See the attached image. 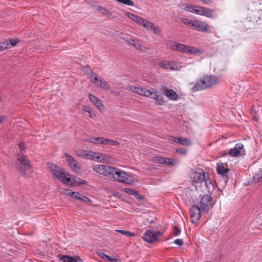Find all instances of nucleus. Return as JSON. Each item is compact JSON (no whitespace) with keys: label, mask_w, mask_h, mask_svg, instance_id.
Wrapping results in <instances>:
<instances>
[{"label":"nucleus","mask_w":262,"mask_h":262,"mask_svg":"<svg viewBox=\"0 0 262 262\" xmlns=\"http://www.w3.org/2000/svg\"><path fill=\"white\" fill-rule=\"evenodd\" d=\"M219 78L215 76L206 75L197 81L192 86L191 90L193 92L201 91L210 89L220 83Z\"/></svg>","instance_id":"nucleus-1"},{"label":"nucleus","mask_w":262,"mask_h":262,"mask_svg":"<svg viewBox=\"0 0 262 262\" xmlns=\"http://www.w3.org/2000/svg\"><path fill=\"white\" fill-rule=\"evenodd\" d=\"M15 166L19 173L25 177H29L32 172L30 161L21 153L17 155V159L15 163Z\"/></svg>","instance_id":"nucleus-2"},{"label":"nucleus","mask_w":262,"mask_h":262,"mask_svg":"<svg viewBox=\"0 0 262 262\" xmlns=\"http://www.w3.org/2000/svg\"><path fill=\"white\" fill-rule=\"evenodd\" d=\"M118 182L132 185L134 183V178L133 176L125 172L119 170L116 168L113 178Z\"/></svg>","instance_id":"nucleus-3"},{"label":"nucleus","mask_w":262,"mask_h":262,"mask_svg":"<svg viewBox=\"0 0 262 262\" xmlns=\"http://www.w3.org/2000/svg\"><path fill=\"white\" fill-rule=\"evenodd\" d=\"M93 169L99 174L112 179L116 168L106 165H97L93 167Z\"/></svg>","instance_id":"nucleus-4"},{"label":"nucleus","mask_w":262,"mask_h":262,"mask_svg":"<svg viewBox=\"0 0 262 262\" xmlns=\"http://www.w3.org/2000/svg\"><path fill=\"white\" fill-rule=\"evenodd\" d=\"M171 48L174 50L179 51L181 52L187 54H194L199 52V50L195 47L186 46L185 45L176 42H173L171 45Z\"/></svg>","instance_id":"nucleus-5"},{"label":"nucleus","mask_w":262,"mask_h":262,"mask_svg":"<svg viewBox=\"0 0 262 262\" xmlns=\"http://www.w3.org/2000/svg\"><path fill=\"white\" fill-rule=\"evenodd\" d=\"M200 204L202 211L206 213L212 208L214 203L211 196L208 194H205L201 198Z\"/></svg>","instance_id":"nucleus-6"},{"label":"nucleus","mask_w":262,"mask_h":262,"mask_svg":"<svg viewBox=\"0 0 262 262\" xmlns=\"http://www.w3.org/2000/svg\"><path fill=\"white\" fill-rule=\"evenodd\" d=\"M91 77L92 81L97 86L101 89L107 91L110 89V86L107 82H106L102 77L98 78V76L94 72H91Z\"/></svg>","instance_id":"nucleus-7"},{"label":"nucleus","mask_w":262,"mask_h":262,"mask_svg":"<svg viewBox=\"0 0 262 262\" xmlns=\"http://www.w3.org/2000/svg\"><path fill=\"white\" fill-rule=\"evenodd\" d=\"M60 169L51 170L52 174L61 182L68 184L71 180V175L66 173Z\"/></svg>","instance_id":"nucleus-8"},{"label":"nucleus","mask_w":262,"mask_h":262,"mask_svg":"<svg viewBox=\"0 0 262 262\" xmlns=\"http://www.w3.org/2000/svg\"><path fill=\"white\" fill-rule=\"evenodd\" d=\"M60 169L51 170L52 174L61 182L68 184L71 180V175L66 173Z\"/></svg>","instance_id":"nucleus-9"},{"label":"nucleus","mask_w":262,"mask_h":262,"mask_svg":"<svg viewBox=\"0 0 262 262\" xmlns=\"http://www.w3.org/2000/svg\"><path fill=\"white\" fill-rule=\"evenodd\" d=\"M60 169L51 170L52 174L61 182L68 184L71 180V175L66 173Z\"/></svg>","instance_id":"nucleus-10"},{"label":"nucleus","mask_w":262,"mask_h":262,"mask_svg":"<svg viewBox=\"0 0 262 262\" xmlns=\"http://www.w3.org/2000/svg\"><path fill=\"white\" fill-rule=\"evenodd\" d=\"M162 235L163 233L160 231L147 230L144 234L143 239L147 243H153L158 241V236H161Z\"/></svg>","instance_id":"nucleus-11"},{"label":"nucleus","mask_w":262,"mask_h":262,"mask_svg":"<svg viewBox=\"0 0 262 262\" xmlns=\"http://www.w3.org/2000/svg\"><path fill=\"white\" fill-rule=\"evenodd\" d=\"M226 163H219L217 164L216 171L221 176L225 183H227L228 180L227 172L229 169L227 168Z\"/></svg>","instance_id":"nucleus-12"},{"label":"nucleus","mask_w":262,"mask_h":262,"mask_svg":"<svg viewBox=\"0 0 262 262\" xmlns=\"http://www.w3.org/2000/svg\"><path fill=\"white\" fill-rule=\"evenodd\" d=\"M202 209L196 205H193L190 209V216L192 223H196L201 216Z\"/></svg>","instance_id":"nucleus-13"},{"label":"nucleus","mask_w":262,"mask_h":262,"mask_svg":"<svg viewBox=\"0 0 262 262\" xmlns=\"http://www.w3.org/2000/svg\"><path fill=\"white\" fill-rule=\"evenodd\" d=\"M192 179L193 181L196 183H201L202 182L205 181L207 186L208 185V182H209V184L210 183L208 177H206L205 173L203 170L194 172L193 174Z\"/></svg>","instance_id":"nucleus-14"},{"label":"nucleus","mask_w":262,"mask_h":262,"mask_svg":"<svg viewBox=\"0 0 262 262\" xmlns=\"http://www.w3.org/2000/svg\"><path fill=\"white\" fill-rule=\"evenodd\" d=\"M229 154L231 157H235L239 155L245 154V150L244 148V145L242 143H236L234 148L230 149Z\"/></svg>","instance_id":"nucleus-15"},{"label":"nucleus","mask_w":262,"mask_h":262,"mask_svg":"<svg viewBox=\"0 0 262 262\" xmlns=\"http://www.w3.org/2000/svg\"><path fill=\"white\" fill-rule=\"evenodd\" d=\"M126 89L128 91L138 94L139 95L147 97L151 94V91L146 89L145 88H140L134 86H128Z\"/></svg>","instance_id":"nucleus-16"},{"label":"nucleus","mask_w":262,"mask_h":262,"mask_svg":"<svg viewBox=\"0 0 262 262\" xmlns=\"http://www.w3.org/2000/svg\"><path fill=\"white\" fill-rule=\"evenodd\" d=\"M209 28L208 25L205 23L199 20H194L192 24V29L199 31L207 32Z\"/></svg>","instance_id":"nucleus-17"},{"label":"nucleus","mask_w":262,"mask_h":262,"mask_svg":"<svg viewBox=\"0 0 262 262\" xmlns=\"http://www.w3.org/2000/svg\"><path fill=\"white\" fill-rule=\"evenodd\" d=\"M161 90L163 94L168 97L169 99L172 100H176L178 97L177 93L172 89H169L166 86H162Z\"/></svg>","instance_id":"nucleus-18"},{"label":"nucleus","mask_w":262,"mask_h":262,"mask_svg":"<svg viewBox=\"0 0 262 262\" xmlns=\"http://www.w3.org/2000/svg\"><path fill=\"white\" fill-rule=\"evenodd\" d=\"M89 98L90 101L93 103L100 111L102 112L104 110V106L100 99L91 94L89 95Z\"/></svg>","instance_id":"nucleus-19"},{"label":"nucleus","mask_w":262,"mask_h":262,"mask_svg":"<svg viewBox=\"0 0 262 262\" xmlns=\"http://www.w3.org/2000/svg\"><path fill=\"white\" fill-rule=\"evenodd\" d=\"M97 153H94L92 151H86V150H79L77 152V155L79 157H82L83 158H86L88 159H99V156H96Z\"/></svg>","instance_id":"nucleus-20"},{"label":"nucleus","mask_w":262,"mask_h":262,"mask_svg":"<svg viewBox=\"0 0 262 262\" xmlns=\"http://www.w3.org/2000/svg\"><path fill=\"white\" fill-rule=\"evenodd\" d=\"M147 97H150L156 101L157 103L159 105H162L165 103L163 97L161 94H158L157 92L153 91H151V94Z\"/></svg>","instance_id":"nucleus-21"},{"label":"nucleus","mask_w":262,"mask_h":262,"mask_svg":"<svg viewBox=\"0 0 262 262\" xmlns=\"http://www.w3.org/2000/svg\"><path fill=\"white\" fill-rule=\"evenodd\" d=\"M59 259L63 262H82L81 258L78 256H75L74 257L70 255H59Z\"/></svg>","instance_id":"nucleus-22"},{"label":"nucleus","mask_w":262,"mask_h":262,"mask_svg":"<svg viewBox=\"0 0 262 262\" xmlns=\"http://www.w3.org/2000/svg\"><path fill=\"white\" fill-rule=\"evenodd\" d=\"M172 141L175 143L185 146H190L192 144V142L188 139L183 137H172Z\"/></svg>","instance_id":"nucleus-23"},{"label":"nucleus","mask_w":262,"mask_h":262,"mask_svg":"<svg viewBox=\"0 0 262 262\" xmlns=\"http://www.w3.org/2000/svg\"><path fill=\"white\" fill-rule=\"evenodd\" d=\"M71 181L68 184L70 186H76L79 185L81 184H87V182L84 180H82L81 179L76 177L75 176H73L71 177Z\"/></svg>","instance_id":"nucleus-24"},{"label":"nucleus","mask_w":262,"mask_h":262,"mask_svg":"<svg viewBox=\"0 0 262 262\" xmlns=\"http://www.w3.org/2000/svg\"><path fill=\"white\" fill-rule=\"evenodd\" d=\"M125 15L127 16L130 19L138 24L141 25L144 22L145 19L140 16L136 15L129 12H126Z\"/></svg>","instance_id":"nucleus-25"},{"label":"nucleus","mask_w":262,"mask_h":262,"mask_svg":"<svg viewBox=\"0 0 262 262\" xmlns=\"http://www.w3.org/2000/svg\"><path fill=\"white\" fill-rule=\"evenodd\" d=\"M202 16H205L208 18H215L216 17V14H215L214 10L207 7H204Z\"/></svg>","instance_id":"nucleus-26"},{"label":"nucleus","mask_w":262,"mask_h":262,"mask_svg":"<svg viewBox=\"0 0 262 262\" xmlns=\"http://www.w3.org/2000/svg\"><path fill=\"white\" fill-rule=\"evenodd\" d=\"M97 254L99 257L103 258L106 261H108L111 262H117L118 261L117 259L113 257H111L109 255H107L102 252H98Z\"/></svg>","instance_id":"nucleus-27"},{"label":"nucleus","mask_w":262,"mask_h":262,"mask_svg":"<svg viewBox=\"0 0 262 262\" xmlns=\"http://www.w3.org/2000/svg\"><path fill=\"white\" fill-rule=\"evenodd\" d=\"M88 141L94 144H101L104 145L105 139L100 137H93L90 139Z\"/></svg>","instance_id":"nucleus-28"},{"label":"nucleus","mask_w":262,"mask_h":262,"mask_svg":"<svg viewBox=\"0 0 262 262\" xmlns=\"http://www.w3.org/2000/svg\"><path fill=\"white\" fill-rule=\"evenodd\" d=\"M166 160H167V158L161 156H154L152 158V161L155 163L162 164L166 163Z\"/></svg>","instance_id":"nucleus-29"},{"label":"nucleus","mask_w":262,"mask_h":262,"mask_svg":"<svg viewBox=\"0 0 262 262\" xmlns=\"http://www.w3.org/2000/svg\"><path fill=\"white\" fill-rule=\"evenodd\" d=\"M97 10L100 12L104 15H105L108 17H112V13L103 7L99 6L97 8Z\"/></svg>","instance_id":"nucleus-30"},{"label":"nucleus","mask_w":262,"mask_h":262,"mask_svg":"<svg viewBox=\"0 0 262 262\" xmlns=\"http://www.w3.org/2000/svg\"><path fill=\"white\" fill-rule=\"evenodd\" d=\"M252 182L255 183L262 182V170L259 171L258 173L255 174L253 177Z\"/></svg>","instance_id":"nucleus-31"},{"label":"nucleus","mask_w":262,"mask_h":262,"mask_svg":"<svg viewBox=\"0 0 262 262\" xmlns=\"http://www.w3.org/2000/svg\"><path fill=\"white\" fill-rule=\"evenodd\" d=\"M72 170L76 173H80V164L77 162L74 165L70 167Z\"/></svg>","instance_id":"nucleus-32"},{"label":"nucleus","mask_w":262,"mask_h":262,"mask_svg":"<svg viewBox=\"0 0 262 262\" xmlns=\"http://www.w3.org/2000/svg\"><path fill=\"white\" fill-rule=\"evenodd\" d=\"M142 23L143 24L141 25H142L144 27L146 28L148 30H151V28L154 27V24L152 23L149 21H147L146 19H145L144 22Z\"/></svg>","instance_id":"nucleus-33"},{"label":"nucleus","mask_w":262,"mask_h":262,"mask_svg":"<svg viewBox=\"0 0 262 262\" xmlns=\"http://www.w3.org/2000/svg\"><path fill=\"white\" fill-rule=\"evenodd\" d=\"M196 8V6H195L194 5L185 4L184 9L186 11L193 13L194 11V10Z\"/></svg>","instance_id":"nucleus-34"},{"label":"nucleus","mask_w":262,"mask_h":262,"mask_svg":"<svg viewBox=\"0 0 262 262\" xmlns=\"http://www.w3.org/2000/svg\"><path fill=\"white\" fill-rule=\"evenodd\" d=\"M182 23L192 29V24L194 23V20L189 19L188 18H184L182 20Z\"/></svg>","instance_id":"nucleus-35"},{"label":"nucleus","mask_w":262,"mask_h":262,"mask_svg":"<svg viewBox=\"0 0 262 262\" xmlns=\"http://www.w3.org/2000/svg\"><path fill=\"white\" fill-rule=\"evenodd\" d=\"M120 3L127 5V6H133L134 3L132 0H116Z\"/></svg>","instance_id":"nucleus-36"},{"label":"nucleus","mask_w":262,"mask_h":262,"mask_svg":"<svg viewBox=\"0 0 262 262\" xmlns=\"http://www.w3.org/2000/svg\"><path fill=\"white\" fill-rule=\"evenodd\" d=\"M171 64V62H166L163 61L160 63V66L161 67L165 69H170V65Z\"/></svg>","instance_id":"nucleus-37"},{"label":"nucleus","mask_w":262,"mask_h":262,"mask_svg":"<svg viewBox=\"0 0 262 262\" xmlns=\"http://www.w3.org/2000/svg\"><path fill=\"white\" fill-rule=\"evenodd\" d=\"M104 145H118L119 143L116 141L105 139Z\"/></svg>","instance_id":"nucleus-38"},{"label":"nucleus","mask_w":262,"mask_h":262,"mask_svg":"<svg viewBox=\"0 0 262 262\" xmlns=\"http://www.w3.org/2000/svg\"><path fill=\"white\" fill-rule=\"evenodd\" d=\"M204 8L202 6H196V8L195 9L193 13L202 16Z\"/></svg>","instance_id":"nucleus-39"},{"label":"nucleus","mask_w":262,"mask_h":262,"mask_svg":"<svg viewBox=\"0 0 262 262\" xmlns=\"http://www.w3.org/2000/svg\"><path fill=\"white\" fill-rule=\"evenodd\" d=\"M10 47V43L8 41L0 43V51H3Z\"/></svg>","instance_id":"nucleus-40"},{"label":"nucleus","mask_w":262,"mask_h":262,"mask_svg":"<svg viewBox=\"0 0 262 262\" xmlns=\"http://www.w3.org/2000/svg\"><path fill=\"white\" fill-rule=\"evenodd\" d=\"M119 233H120L123 235H125L127 236H133L134 235V233L132 232H130L129 231L126 230H116Z\"/></svg>","instance_id":"nucleus-41"},{"label":"nucleus","mask_w":262,"mask_h":262,"mask_svg":"<svg viewBox=\"0 0 262 262\" xmlns=\"http://www.w3.org/2000/svg\"><path fill=\"white\" fill-rule=\"evenodd\" d=\"M172 233L174 236H179L181 234L180 229L176 226H174L173 227Z\"/></svg>","instance_id":"nucleus-42"},{"label":"nucleus","mask_w":262,"mask_h":262,"mask_svg":"<svg viewBox=\"0 0 262 262\" xmlns=\"http://www.w3.org/2000/svg\"><path fill=\"white\" fill-rule=\"evenodd\" d=\"M81 195L82 194L78 192H72V193H71V197L78 200H80Z\"/></svg>","instance_id":"nucleus-43"},{"label":"nucleus","mask_w":262,"mask_h":262,"mask_svg":"<svg viewBox=\"0 0 262 262\" xmlns=\"http://www.w3.org/2000/svg\"><path fill=\"white\" fill-rule=\"evenodd\" d=\"M67 161L68 162V165L70 167H71L77 162L73 157L71 159H67Z\"/></svg>","instance_id":"nucleus-44"},{"label":"nucleus","mask_w":262,"mask_h":262,"mask_svg":"<svg viewBox=\"0 0 262 262\" xmlns=\"http://www.w3.org/2000/svg\"><path fill=\"white\" fill-rule=\"evenodd\" d=\"M151 31H153L156 34H159L161 32V30L160 28L155 25L154 27L151 28Z\"/></svg>","instance_id":"nucleus-45"},{"label":"nucleus","mask_w":262,"mask_h":262,"mask_svg":"<svg viewBox=\"0 0 262 262\" xmlns=\"http://www.w3.org/2000/svg\"><path fill=\"white\" fill-rule=\"evenodd\" d=\"M176 152L181 155H185L187 153V150L184 148L180 147L176 149Z\"/></svg>","instance_id":"nucleus-46"},{"label":"nucleus","mask_w":262,"mask_h":262,"mask_svg":"<svg viewBox=\"0 0 262 262\" xmlns=\"http://www.w3.org/2000/svg\"><path fill=\"white\" fill-rule=\"evenodd\" d=\"M134 196L139 201H142L144 199V196L141 195L138 191H136Z\"/></svg>","instance_id":"nucleus-47"},{"label":"nucleus","mask_w":262,"mask_h":262,"mask_svg":"<svg viewBox=\"0 0 262 262\" xmlns=\"http://www.w3.org/2000/svg\"><path fill=\"white\" fill-rule=\"evenodd\" d=\"M49 167L50 168V171L53 170V169L56 170L57 169H60V167L58 166L57 165L52 163L49 164Z\"/></svg>","instance_id":"nucleus-48"},{"label":"nucleus","mask_w":262,"mask_h":262,"mask_svg":"<svg viewBox=\"0 0 262 262\" xmlns=\"http://www.w3.org/2000/svg\"><path fill=\"white\" fill-rule=\"evenodd\" d=\"M9 41L10 42V45H11V47H13L17 44L19 42V39L18 38H15L14 39H11Z\"/></svg>","instance_id":"nucleus-49"},{"label":"nucleus","mask_w":262,"mask_h":262,"mask_svg":"<svg viewBox=\"0 0 262 262\" xmlns=\"http://www.w3.org/2000/svg\"><path fill=\"white\" fill-rule=\"evenodd\" d=\"M137 190H135V189H132V188H125V191L129 194H131V195H134V194L135 193V192H136Z\"/></svg>","instance_id":"nucleus-50"},{"label":"nucleus","mask_w":262,"mask_h":262,"mask_svg":"<svg viewBox=\"0 0 262 262\" xmlns=\"http://www.w3.org/2000/svg\"><path fill=\"white\" fill-rule=\"evenodd\" d=\"M80 200H81L84 202H91V200L90 198H89L88 197H87L86 196L83 195L82 194L81 196Z\"/></svg>","instance_id":"nucleus-51"},{"label":"nucleus","mask_w":262,"mask_h":262,"mask_svg":"<svg viewBox=\"0 0 262 262\" xmlns=\"http://www.w3.org/2000/svg\"><path fill=\"white\" fill-rule=\"evenodd\" d=\"M170 69L171 70H176L178 71L179 70L178 66L174 64L173 62H171V64L170 67Z\"/></svg>","instance_id":"nucleus-52"},{"label":"nucleus","mask_w":262,"mask_h":262,"mask_svg":"<svg viewBox=\"0 0 262 262\" xmlns=\"http://www.w3.org/2000/svg\"><path fill=\"white\" fill-rule=\"evenodd\" d=\"M174 243H175L176 244L178 245L179 246H182L184 244L183 241L181 239L179 238L175 239L174 241Z\"/></svg>","instance_id":"nucleus-53"},{"label":"nucleus","mask_w":262,"mask_h":262,"mask_svg":"<svg viewBox=\"0 0 262 262\" xmlns=\"http://www.w3.org/2000/svg\"><path fill=\"white\" fill-rule=\"evenodd\" d=\"M164 164H166L167 165L172 166L174 165L173 162L171 161V159L167 158V160H166V163H164Z\"/></svg>","instance_id":"nucleus-54"},{"label":"nucleus","mask_w":262,"mask_h":262,"mask_svg":"<svg viewBox=\"0 0 262 262\" xmlns=\"http://www.w3.org/2000/svg\"><path fill=\"white\" fill-rule=\"evenodd\" d=\"M133 46H134L136 49L138 50H141V46L139 42H134Z\"/></svg>","instance_id":"nucleus-55"},{"label":"nucleus","mask_w":262,"mask_h":262,"mask_svg":"<svg viewBox=\"0 0 262 262\" xmlns=\"http://www.w3.org/2000/svg\"><path fill=\"white\" fill-rule=\"evenodd\" d=\"M124 39L125 40L126 42H127L128 44L133 46L134 42L135 41L134 39H129V38H127V39H125L124 38Z\"/></svg>","instance_id":"nucleus-56"},{"label":"nucleus","mask_w":262,"mask_h":262,"mask_svg":"<svg viewBox=\"0 0 262 262\" xmlns=\"http://www.w3.org/2000/svg\"><path fill=\"white\" fill-rule=\"evenodd\" d=\"M110 93L115 96H118L120 95V93L119 92L114 90H111L110 91Z\"/></svg>","instance_id":"nucleus-57"},{"label":"nucleus","mask_w":262,"mask_h":262,"mask_svg":"<svg viewBox=\"0 0 262 262\" xmlns=\"http://www.w3.org/2000/svg\"><path fill=\"white\" fill-rule=\"evenodd\" d=\"M19 148L20 149V151H24L25 149V146L24 143H20L18 144Z\"/></svg>","instance_id":"nucleus-58"},{"label":"nucleus","mask_w":262,"mask_h":262,"mask_svg":"<svg viewBox=\"0 0 262 262\" xmlns=\"http://www.w3.org/2000/svg\"><path fill=\"white\" fill-rule=\"evenodd\" d=\"M202 2L206 5H210L212 3L211 0H201Z\"/></svg>","instance_id":"nucleus-59"},{"label":"nucleus","mask_w":262,"mask_h":262,"mask_svg":"<svg viewBox=\"0 0 262 262\" xmlns=\"http://www.w3.org/2000/svg\"><path fill=\"white\" fill-rule=\"evenodd\" d=\"M71 193L72 192L70 189H65V193L68 195H70L71 196Z\"/></svg>","instance_id":"nucleus-60"},{"label":"nucleus","mask_w":262,"mask_h":262,"mask_svg":"<svg viewBox=\"0 0 262 262\" xmlns=\"http://www.w3.org/2000/svg\"><path fill=\"white\" fill-rule=\"evenodd\" d=\"M83 111H85V112H89V114H90V116H91V112H90V110H89L88 109L89 107L88 106H83Z\"/></svg>","instance_id":"nucleus-61"},{"label":"nucleus","mask_w":262,"mask_h":262,"mask_svg":"<svg viewBox=\"0 0 262 262\" xmlns=\"http://www.w3.org/2000/svg\"><path fill=\"white\" fill-rule=\"evenodd\" d=\"M64 155L67 157V159H71V158H73L72 157H71L70 155H69L67 153H65Z\"/></svg>","instance_id":"nucleus-62"},{"label":"nucleus","mask_w":262,"mask_h":262,"mask_svg":"<svg viewBox=\"0 0 262 262\" xmlns=\"http://www.w3.org/2000/svg\"><path fill=\"white\" fill-rule=\"evenodd\" d=\"M4 116H1L0 117V123L3 121V120H4Z\"/></svg>","instance_id":"nucleus-63"},{"label":"nucleus","mask_w":262,"mask_h":262,"mask_svg":"<svg viewBox=\"0 0 262 262\" xmlns=\"http://www.w3.org/2000/svg\"><path fill=\"white\" fill-rule=\"evenodd\" d=\"M153 222H153V221H150V223H153Z\"/></svg>","instance_id":"nucleus-64"}]
</instances>
